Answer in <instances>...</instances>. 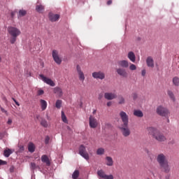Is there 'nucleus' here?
<instances>
[{"label": "nucleus", "mask_w": 179, "mask_h": 179, "mask_svg": "<svg viewBox=\"0 0 179 179\" xmlns=\"http://www.w3.org/2000/svg\"><path fill=\"white\" fill-rule=\"evenodd\" d=\"M62 106V100L58 99V100L56 101V103H55V107H56V108L59 109V108H61Z\"/></svg>", "instance_id": "2f4dec72"}, {"label": "nucleus", "mask_w": 179, "mask_h": 179, "mask_svg": "<svg viewBox=\"0 0 179 179\" xmlns=\"http://www.w3.org/2000/svg\"><path fill=\"white\" fill-rule=\"evenodd\" d=\"M20 152L24 151V146L20 145Z\"/></svg>", "instance_id": "49530a36"}, {"label": "nucleus", "mask_w": 179, "mask_h": 179, "mask_svg": "<svg viewBox=\"0 0 179 179\" xmlns=\"http://www.w3.org/2000/svg\"><path fill=\"white\" fill-rule=\"evenodd\" d=\"M98 99H99V100H101V99H103V94H99Z\"/></svg>", "instance_id": "8fccbe9b"}, {"label": "nucleus", "mask_w": 179, "mask_h": 179, "mask_svg": "<svg viewBox=\"0 0 179 179\" xmlns=\"http://www.w3.org/2000/svg\"><path fill=\"white\" fill-rule=\"evenodd\" d=\"M28 150L30 153H34L36 150V145L33 143H29Z\"/></svg>", "instance_id": "b1692460"}, {"label": "nucleus", "mask_w": 179, "mask_h": 179, "mask_svg": "<svg viewBox=\"0 0 179 179\" xmlns=\"http://www.w3.org/2000/svg\"><path fill=\"white\" fill-rule=\"evenodd\" d=\"M39 78L40 79H41V80H43V82H44L47 85H49V86H52V87L55 86V83H54V81H52V80H51L50 78L44 76V75L40 74Z\"/></svg>", "instance_id": "9b49d317"}, {"label": "nucleus", "mask_w": 179, "mask_h": 179, "mask_svg": "<svg viewBox=\"0 0 179 179\" xmlns=\"http://www.w3.org/2000/svg\"><path fill=\"white\" fill-rule=\"evenodd\" d=\"M1 110L2 111V113H6V110L2 107H1Z\"/></svg>", "instance_id": "5fc2aeb1"}, {"label": "nucleus", "mask_w": 179, "mask_h": 179, "mask_svg": "<svg viewBox=\"0 0 179 179\" xmlns=\"http://www.w3.org/2000/svg\"><path fill=\"white\" fill-rule=\"evenodd\" d=\"M103 153H104L103 148H100L96 150V155H98L99 156H101V155H103Z\"/></svg>", "instance_id": "e433bc0d"}, {"label": "nucleus", "mask_w": 179, "mask_h": 179, "mask_svg": "<svg viewBox=\"0 0 179 179\" xmlns=\"http://www.w3.org/2000/svg\"><path fill=\"white\" fill-rule=\"evenodd\" d=\"M43 9H44V6L41 4H37L36 6V10L38 11L39 13H41Z\"/></svg>", "instance_id": "cd10ccee"}, {"label": "nucleus", "mask_w": 179, "mask_h": 179, "mask_svg": "<svg viewBox=\"0 0 179 179\" xmlns=\"http://www.w3.org/2000/svg\"><path fill=\"white\" fill-rule=\"evenodd\" d=\"M156 160L162 169V171L166 174H169L171 169L170 168V165H169V160L167 159L166 155L163 153L158 154L156 157Z\"/></svg>", "instance_id": "f257e3e1"}, {"label": "nucleus", "mask_w": 179, "mask_h": 179, "mask_svg": "<svg viewBox=\"0 0 179 179\" xmlns=\"http://www.w3.org/2000/svg\"><path fill=\"white\" fill-rule=\"evenodd\" d=\"M53 92L55 94H57L58 97H62V95L64 94V92H62V89H61L59 87H56L53 89Z\"/></svg>", "instance_id": "f3484780"}, {"label": "nucleus", "mask_w": 179, "mask_h": 179, "mask_svg": "<svg viewBox=\"0 0 179 179\" xmlns=\"http://www.w3.org/2000/svg\"><path fill=\"white\" fill-rule=\"evenodd\" d=\"M96 111H97V110H94L93 112H92V114H96Z\"/></svg>", "instance_id": "13d9d810"}, {"label": "nucleus", "mask_w": 179, "mask_h": 179, "mask_svg": "<svg viewBox=\"0 0 179 179\" xmlns=\"http://www.w3.org/2000/svg\"><path fill=\"white\" fill-rule=\"evenodd\" d=\"M136 41H141V37H138V38H136Z\"/></svg>", "instance_id": "4d7b16f0"}, {"label": "nucleus", "mask_w": 179, "mask_h": 179, "mask_svg": "<svg viewBox=\"0 0 179 179\" xmlns=\"http://www.w3.org/2000/svg\"><path fill=\"white\" fill-rule=\"evenodd\" d=\"M167 94L173 101H176V96H174V93H173L172 91L168 90Z\"/></svg>", "instance_id": "bb28decb"}, {"label": "nucleus", "mask_w": 179, "mask_h": 179, "mask_svg": "<svg viewBox=\"0 0 179 179\" xmlns=\"http://www.w3.org/2000/svg\"><path fill=\"white\" fill-rule=\"evenodd\" d=\"M118 104H125V98L122 96H118Z\"/></svg>", "instance_id": "c85d7f7f"}, {"label": "nucleus", "mask_w": 179, "mask_h": 179, "mask_svg": "<svg viewBox=\"0 0 179 179\" xmlns=\"http://www.w3.org/2000/svg\"><path fill=\"white\" fill-rule=\"evenodd\" d=\"M104 97L106 100H114L117 99V93L115 92H106Z\"/></svg>", "instance_id": "2eb2a0df"}, {"label": "nucleus", "mask_w": 179, "mask_h": 179, "mask_svg": "<svg viewBox=\"0 0 179 179\" xmlns=\"http://www.w3.org/2000/svg\"><path fill=\"white\" fill-rule=\"evenodd\" d=\"M13 101L15 103L16 106H18V107H19V106H20V104L19 103V102H17V101H16V99H15V98H13Z\"/></svg>", "instance_id": "09e8293b"}, {"label": "nucleus", "mask_w": 179, "mask_h": 179, "mask_svg": "<svg viewBox=\"0 0 179 179\" xmlns=\"http://www.w3.org/2000/svg\"><path fill=\"white\" fill-rule=\"evenodd\" d=\"M134 115H135V117H138V118H142V117H143V113L141 110H134Z\"/></svg>", "instance_id": "a878e982"}, {"label": "nucleus", "mask_w": 179, "mask_h": 179, "mask_svg": "<svg viewBox=\"0 0 179 179\" xmlns=\"http://www.w3.org/2000/svg\"><path fill=\"white\" fill-rule=\"evenodd\" d=\"M127 57L131 62H135L136 61V57L135 56V53L134 52H129L127 55Z\"/></svg>", "instance_id": "5701e85b"}, {"label": "nucleus", "mask_w": 179, "mask_h": 179, "mask_svg": "<svg viewBox=\"0 0 179 179\" xmlns=\"http://www.w3.org/2000/svg\"><path fill=\"white\" fill-rule=\"evenodd\" d=\"M40 103H41V108L42 111H45V110L47 109V105H48L47 101L44 99H41Z\"/></svg>", "instance_id": "393cba45"}, {"label": "nucleus", "mask_w": 179, "mask_h": 179, "mask_svg": "<svg viewBox=\"0 0 179 179\" xmlns=\"http://www.w3.org/2000/svg\"><path fill=\"white\" fill-rule=\"evenodd\" d=\"M49 19L50 22H57L59 19V15L58 14H53L52 13H49Z\"/></svg>", "instance_id": "6ab92c4d"}, {"label": "nucleus", "mask_w": 179, "mask_h": 179, "mask_svg": "<svg viewBox=\"0 0 179 179\" xmlns=\"http://www.w3.org/2000/svg\"><path fill=\"white\" fill-rule=\"evenodd\" d=\"M173 83L175 86H178L179 85V78H178V77H174L173 78Z\"/></svg>", "instance_id": "72a5a7b5"}, {"label": "nucleus", "mask_w": 179, "mask_h": 179, "mask_svg": "<svg viewBox=\"0 0 179 179\" xmlns=\"http://www.w3.org/2000/svg\"><path fill=\"white\" fill-rule=\"evenodd\" d=\"M27 12L25 10H20L18 13V17H22L23 16H26Z\"/></svg>", "instance_id": "7c9ffc66"}, {"label": "nucleus", "mask_w": 179, "mask_h": 179, "mask_svg": "<svg viewBox=\"0 0 179 179\" xmlns=\"http://www.w3.org/2000/svg\"><path fill=\"white\" fill-rule=\"evenodd\" d=\"M117 75L122 76V78H128V73L125 69L118 68L116 69Z\"/></svg>", "instance_id": "dca6fc26"}, {"label": "nucleus", "mask_w": 179, "mask_h": 179, "mask_svg": "<svg viewBox=\"0 0 179 179\" xmlns=\"http://www.w3.org/2000/svg\"><path fill=\"white\" fill-rule=\"evenodd\" d=\"M36 49L35 46H31L30 48V51L31 52H34V50Z\"/></svg>", "instance_id": "c03bdc74"}, {"label": "nucleus", "mask_w": 179, "mask_h": 179, "mask_svg": "<svg viewBox=\"0 0 179 179\" xmlns=\"http://www.w3.org/2000/svg\"><path fill=\"white\" fill-rule=\"evenodd\" d=\"M8 34H10V36H11V38H10V42L11 43V44L16 43V39L17 38V37H19V36H20L22 33L20 31V29L12 26L8 27Z\"/></svg>", "instance_id": "7ed1b4c3"}, {"label": "nucleus", "mask_w": 179, "mask_h": 179, "mask_svg": "<svg viewBox=\"0 0 179 179\" xmlns=\"http://www.w3.org/2000/svg\"><path fill=\"white\" fill-rule=\"evenodd\" d=\"M45 145H48L50 143V136H47L45 138Z\"/></svg>", "instance_id": "ea45409f"}, {"label": "nucleus", "mask_w": 179, "mask_h": 179, "mask_svg": "<svg viewBox=\"0 0 179 179\" xmlns=\"http://www.w3.org/2000/svg\"><path fill=\"white\" fill-rule=\"evenodd\" d=\"M39 78L40 79H41V80H43V82H44L47 85H49V86H52V87L55 86V83H54V81H52V80H51L50 78L44 76V75L40 74Z\"/></svg>", "instance_id": "9d476101"}, {"label": "nucleus", "mask_w": 179, "mask_h": 179, "mask_svg": "<svg viewBox=\"0 0 179 179\" xmlns=\"http://www.w3.org/2000/svg\"><path fill=\"white\" fill-rule=\"evenodd\" d=\"M12 16H13V13H11Z\"/></svg>", "instance_id": "bf43d9fd"}, {"label": "nucleus", "mask_w": 179, "mask_h": 179, "mask_svg": "<svg viewBox=\"0 0 179 179\" xmlns=\"http://www.w3.org/2000/svg\"><path fill=\"white\" fill-rule=\"evenodd\" d=\"M92 78H94V79H100L101 80H103V79L106 78V73L102 71H95L92 73Z\"/></svg>", "instance_id": "f8f14e48"}, {"label": "nucleus", "mask_w": 179, "mask_h": 179, "mask_svg": "<svg viewBox=\"0 0 179 179\" xmlns=\"http://www.w3.org/2000/svg\"><path fill=\"white\" fill-rule=\"evenodd\" d=\"M119 129L121 131L122 134L125 138L131 135V130L129 129V127H128V126L121 125L120 127H119Z\"/></svg>", "instance_id": "0eeeda50"}, {"label": "nucleus", "mask_w": 179, "mask_h": 179, "mask_svg": "<svg viewBox=\"0 0 179 179\" xmlns=\"http://www.w3.org/2000/svg\"><path fill=\"white\" fill-rule=\"evenodd\" d=\"M7 124H8V125H12V119L8 118V122H7Z\"/></svg>", "instance_id": "a18cd8bd"}, {"label": "nucleus", "mask_w": 179, "mask_h": 179, "mask_svg": "<svg viewBox=\"0 0 179 179\" xmlns=\"http://www.w3.org/2000/svg\"><path fill=\"white\" fill-rule=\"evenodd\" d=\"M112 104H113V103H112L111 101H108V102L107 103V106H108V107H111Z\"/></svg>", "instance_id": "3c124183"}, {"label": "nucleus", "mask_w": 179, "mask_h": 179, "mask_svg": "<svg viewBox=\"0 0 179 179\" xmlns=\"http://www.w3.org/2000/svg\"><path fill=\"white\" fill-rule=\"evenodd\" d=\"M42 94H44V90H38V96H42Z\"/></svg>", "instance_id": "37998d69"}, {"label": "nucleus", "mask_w": 179, "mask_h": 179, "mask_svg": "<svg viewBox=\"0 0 179 179\" xmlns=\"http://www.w3.org/2000/svg\"><path fill=\"white\" fill-rule=\"evenodd\" d=\"M76 71L79 80H80V82L82 83L85 82V79H86V77L85 76V73H83V71H82V68H80V66H76Z\"/></svg>", "instance_id": "1a4fd4ad"}, {"label": "nucleus", "mask_w": 179, "mask_h": 179, "mask_svg": "<svg viewBox=\"0 0 179 179\" xmlns=\"http://www.w3.org/2000/svg\"><path fill=\"white\" fill-rule=\"evenodd\" d=\"M41 162L45 163L46 166H51V162H50V158L46 155H42Z\"/></svg>", "instance_id": "aec40b11"}, {"label": "nucleus", "mask_w": 179, "mask_h": 179, "mask_svg": "<svg viewBox=\"0 0 179 179\" xmlns=\"http://www.w3.org/2000/svg\"><path fill=\"white\" fill-rule=\"evenodd\" d=\"M78 152H79V155H80L82 157H84L85 160H89V153L86 152V147H85V145H80Z\"/></svg>", "instance_id": "6e6552de"}, {"label": "nucleus", "mask_w": 179, "mask_h": 179, "mask_svg": "<svg viewBox=\"0 0 179 179\" xmlns=\"http://www.w3.org/2000/svg\"><path fill=\"white\" fill-rule=\"evenodd\" d=\"M90 121V128H97L99 126V122H97V119H96L94 117L90 115L89 118Z\"/></svg>", "instance_id": "4468645a"}, {"label": "nucleus", "mask_w": 179, "mask_h": 179, "mask_svg": "<svg viewBox=\"0 0 179 179\" xmlns=\"http://www.w3.org/2000/svg\"><path fill=\"white\" fill-rule=\"evenodd\" d=\"M14 170H15V168H14L13 166H11V167L10 168V173H13Z\"/></svg>", "instance_id": "603ef678"}, {"label": "nucleus", "mask_w": 179, "mask_h": 179, "mask_svg": "<svg viewBox=\"0 0 179 179\" xmlns=\"http://www.w3.org/2000/svg\"><path fill=\"white\" fill-rule=\"evenodd\" d=\"M146 63L148 66L150 68H153L155 66V63L153 62V58L152 57H148L146 59Z\"/></svg>", "instance_id": "4be33fe9"}, {"label": "nucleus", "mask_w": 179, "mask_h": 179, "mask_svg": "<svg viewBox=\"0 0 179 179\" xmlns=\"http://www.w3.org/2000/svg\"><path fill=\"white\" fill-rule=\"evenodd\" d=\"M113 3V1L108 0L107 2V5H111Z\"/></svg>", "instance_id": "864d4df0"}, {"label": "nucleus", "mask_w": 179, "mask_h": 179, "mask_svg": "<svg viewBox=\"0 0 179 179\" xmlns=\"http://www.w3.org/2000/svg\"><path fill=\"white\" fill-rule=\"evenodd\" d=\"M120 117L122 120V122H123L122 125H124V127H128V124L129 122V117L128 116L127 113L121 111L120 113Z\"/></svg>", "instance_id": "423d86ee"}, {"label": "nucleus", "mask_w": 179, "mask_h": 179, "mask_svg": "<svg viewBox=\"0 0 179 179\" xmlns=\"http://www.w3.org/2000/svg\"><path fill=\"white\" fill-rule=\"evenodd\" d=\"M149 135L152 136L153 139H155L157 142H166L167 138L160 130L156 127H150L147 129Z\"/></svg>", "instance_id": "f03ea898"}, {"label": "nucleus", "mask_w": 179, "mask_h": 179, "mask_svg": "<svg viewBox=\"0 0 179 179\" xmlns=\"http://www.w3.org/2000/svg\"><path fill=\"white\" fill-rule=\"evenodd\" d=\"M62 120L63 122H65V124H68V120L66 119V116L65 115L64 111H62Z\"/></svg>", "instance_id": "473e14b6"}, {"label": "nucleus", "mask_w": 179, "mask_h": 179, "mask_svg": "<svg viewBox=\"0 0 179 179\" xmlns=\"http://www.w3.org/2000/svg\"><path fill=\"white\" fill-rule=\"evenodd\" d=\"M31 170H36V169H37V166L36 165V163L34 162L31 163Z\"/></svg>", "instance_id": "58836bf2"}, {"label": "nucleus", "mask_w": 179, "mask_h": 179, "mask_svg": "<svg viewBox=\"0 0 179 179\" xmlns=\"http://www.w3.org/2000/svg\"><path fill=\"white\" fill-rule=\"evenodd\" d=\"M106 164L109 167L114 166V161L113 160V157H106Z\"/></svg>", "instance_id": "412c9836"}, {"label": "nucleus", "mask_w": 179, "mask_h": 179, "mask_svg": "<svg viewBox=\"0 0 179 179\" xmlns=\"http://www.w3.org/2000/svg\"><path fill=\"white\" fill-rule=\"evenodd\" d=\"M141 75L142 76H145L146 75V70H142Z\"/></svg>", "instance_id": "de8ad7c7"}, {"label": "nucleus", "mask_w": 179, "mask_h": 179, "mask_svg": "<svg viewBox=\"0 0 179 179\" xmlns=\"http://www.w3.org/2000/svg\"><path fill=\"white\" fill-rule=\"evenodd\" d=\"M3 134L0 132V139H3Z\"/></svg>", "instance_id": "6e6d98bb"}, {"label": "nucleus", "mask_w": 179, "mask_h": 179, "mask_svg": "<svg viewBox=\"0 0 179 179\" xmlns=\"http://www.w3.org/2000/svg\"><path fill=\"white\" fill-rule=\"evenodd\" d=\"M6 164H8V162H6V161L0 159V166H5Z\"/></svg>", "instance_id": "79ce46f5"}, {"label": "nucleus", "mask_w": 179, "mask_h": 179, "mask_svg": "<svg viewBox=\"0 0 179 179\" xmlns=\"http://www.w3.org/2000/svg\"><path fill=\"white\" fill-rule=\"evenodd\" d=\"M41 125H42V127H44V128H47L48 127V123L47 122V120H42L41 122Z\"/></svg>", "instance_id": "c9c22d12"}, {"label": "nucleus", "mask_w": 179, "mask_h": 179, "mask_svg": "<svg viewBox=\"0 0 179 179\" xmlns=\"http://www.w3.org/2000/svg\"><path fill=\"white\" fill-rule=\"evenodd\" d=\"M78 177H79V171L76 170L72 175V178L76 179Z\"/></svg>", "instance_id": "f704fd0d"}, {"label": "nucleus", "mask_w": 179, "mask_h": 179, "mask_svg": "<svg viewBox=\"0 0 179 179\" xmlns=\"http://www.w3.org/2000/svg\"><path fill=\"white\" fill-rule=\"evenodd\" d=\"M3 155H4L5 157H9V156H10V155H12V150L10 149L5 150Z\"/></svg>", "instance_id": "c756f323"}, {"label": "nucleus", "mask_w": 179, "mask_h": 179, "mask_svg": "<svg viewBox=\"0 0 179 179\" xmlns=\"http://www.w3.org/2000/svg\"><path fill=\"white\" fill-rule=\"evenodd\" d=\"M131 96L133 97V100H136V99H138V94H136V92H134L131 94Z\"/></svg>", "instance_id": "a19ab883"}, {"label": "nucleus", "mask_w": 179, "mask_h": 179, "mask_svg": "<svg viewBox=\"0 0 179 179\" xmlns=\"http://www.w3.org/2000/svg\"><path fill=\"white\" fill-rule=\"evenodd\" d=\"M130 71H136V66L134 64H131L129 66Z\"/></svg>", "instance_id": "4c0bfd02"}, {"label": "nucleus", "mask_w": 179, "mask_h": 179, "mask_svg": "<svg viewBox=\"0 0 179 179\" xmlns=\"http://www.w3.org/2000/svg\"><path fill=\"white\" fill-rule=\"evenodd\" d=\"M118 66H121L122 68H128L129 66V63L127 60H120L117 62Z\"/></svg>", "instance_id": "a211bd4d"}, {"label": "nucleus", "mask_w": 179, "mask_h": 179, "mask_svg": "<svg viewBox=\"0 0 179 179\" xmlns=\"http://www.w3.org/2000/svg\"><path fill=\"white\" fill-rule=\"evenodd\" d=\"M157 114L161 117H169L170 115V110L163 106H159L156 110Z\"/></svg>", "instance_id": "20e7f679"}, {"label": "nucleus", "mask_w": 179, "mask_h": 179, "mask_svg": "<svg viewBox=\"0 0 179 179\" xmlns=\"http://www.w3.org/2000/svg\"><path fill=\"white\" fill-rule=\"evenodd\" d=\"M97 174L99 177L103 179H114V176L106 174V172H104V171L102 169L98 171Z\"/></svg>", "instance_id": "ddd939ff"}, {"label": "nucleus", "mask_w": 179, "mask_h": 179, "mask_svg": "<svg viewBox=\"0 0 179 179\" xmlns=\"http://www.w3.org/2000/svg\"><path fill=\"white\" fill-rule=\"evenodd\" d=\"M52 57L57 65H61V64H62V59L59 57L58 50H53L52 52Z\"/></svg>", "instance_id": "39448f33"}]
</instances>
